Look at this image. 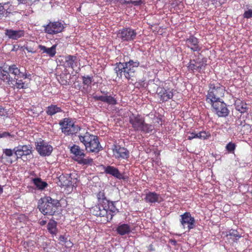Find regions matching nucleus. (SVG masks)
I'll return each mask as SVG.
<instances>
[{
	"mask_svg": "<svg viewBox=\"0 0 252 252\" xmlns=\"http://www.w3.org/2000/svg\"><path fill=\"white\" fill-rule=\"evenodd\" d=\"M6 114V112L5 110L1 106H0V116H5Z\"/></svg>",
	"mask_w": 252,
	"mask_h": 252,
	"instance_id": "obj_50",
	"label": "nucleus"
},
{
	"mask_svg": "<svg viewBox=\"0 0 252 252\" xmlns=\"http://www.w3.org/2000/svg\"><path fill=\"white\" fill-rule=\"evenodd\" d=\"M116 96V95L113 93L112 94L109 93L107 95H94L93 96V98L95 100L101 101L109 105H115L118 103Z\"/></svg>",
	"mask_w": 252,
	"mask_h": 252,
	"instance_id": "obj_16",
	"label": "nucleus"
},
{
	"mask_svg": "<svg viewBox=\"0 0 252 252\" xmlns=\"http://www.w3.org/2000/svg\"><path fill=\"white\" fill-rule=\"evenodd\" d=\"M83 84L88 87H91V84L93 81V76H82Z\"/></svg>",
	"mask_w": 252,
	"mask_h": 252,
	"instance_id": "obj_39",
	"label": "nucleus"
},
{
	"mask_svg": "<svg viewBox=\"0 0 252 252\" xmlns=\"http://www.w3.org/2000/svg\"><path fill=\"white\" fill-rule=\"evenodd\" d=\"M212 111L219 117H226L229 113L226 104L222 99L210 104Z\"/></svg>",
	"mask_w": 252,
	"mask_h": 252,
	"instance_id": "obj_8",
	"label": "nucleus"
},
{
	"mask_svg": "<svg viewBox=\"0 0 252 252\" xmlns=\"http://www.w3.org/2000/svg\"><path fill=\"white\" fill-rule=\"evenodd\" d=\"M69 174H63L59 177V181L63 186H69L71 184V177Z\"/></svg>",
	"mask_w": 252,
	"mask_h": 252,
	"instance_id": "obj_34",
	"label": "nucleus"
},
{
	"mask_svg": "<svg viewBox=\"0 0 252 252\" xmlns=\"http://www.w3.org/2000/svg\"><path fill=\"white\" fill-rule=\"evenodd\" d=\"M129 123L135 131H140L144 133L152 132L154 129L153 125L145 122L144 119L140 115L132 114L129 116Z\"/></svg>",
	"mask_w": 252,
	"mask_h": 252,
	"instance_id": "obj_4",
	"label": "nucleus"
},
{
	"mask_svg": "<svg viewBox=\"0 0 252 252\" xmlns=\"http://www.w3.org/2000/svg\"><path fill=\"white\" fill-rule=\"evenodd\" d=\"M3 191L2 187L0 185V194H1Z\"/></svg>",
	"mask_w": 252,
	"mask_h": 252,
	"instance_id": "obj_56",
	"label": "nucleus"
},
{
	"mask_svg": "<svg viewBox=\"0 0 252 252\" xmlns=\"http://www.w3.org/2000/svg\"><path fill=\"white\" fill-rule=\"evenodd\" d=\"M106 204V203H98L97 205L92 208L91 212L94 216L106 217L107 221H108L112 219V216L108 214L109 211L107 210Z\"/></svg>",
	"mask_w": 252,
	"mask_h": 252,
	"instance_id": "obj_9",
	"label": "nucleus"
},
{
	"mask_svg": "<svg viewBox=\"0 0 252 252\" xmlns=\"http://www.w3.org/2000/svg\"><path fill=\"white\" fill-rule=\"evenodd\" d=\"M169 242L173 246H176L177 243V241L174 239H170Z\"/></svg>",
	"mask_w": 252,
	"mask_h": 252,
	"instance_id": "obj_52",
	"label": "nucleus"
},
{
	"mask_svg": "<svg viewBox=\"0 0 252 252\" xmlns=\"http://www.w3.org/2000/svg\"><path fill=\"white\" fill-rule=\"evenodd\" d=\"M57 45L54 44L50 48H47L46 46L42 45H39L38 48L42 51V53H46L50 57H53L55 56L56 54V48Z\"/></svg>",
	"mask_w": 252,
	"mask_h": 252,
	"instance_id": "obj_25",
	"label": "nucleus"
},
{
	"mask_svg": "<svg viewBox=\"0 0 252 252\" xmlns=\"http://www.w3.org/2000/svg\"><path fill=\"white\" fill-rule=\"evenodd\" d=\"M12 84H10L9 86L12 88H16L18 89H26L28 88L27 84H26L22 80H19L18 78L13 79Z\"/></svg>",
	"mask_w": 252,
	"mask_h": 252,
	"instance_id": "obj_35",
	"label": "nucleus"
},
{
	"mask_svg": "<svg viewBox=\"0 0 252 252\" xmlns=\"http://www.w3.org/2000/svg\"><path fill=\"white\" fill-rule=\"evenodd\" d=\"M97 198L98 200V203H107V202H108V200L106 199L104 192L103 191H99L97 194Z\"/></svg>",
	"mask_w": 252,
	"mask_h": 252,
	"instance_id": "obj_41",
	"label": "nucleus"
},
{
	"mask_svg": "<svg viewBox=\"0 0 252 252\" xmlns=\"http://www.w3.org/2000/svg\"><path fill=\"white\" fill-rule=\"evenodd\" d=\"M14 155L16 159L21 158L24 156L30 155L32 153V148L30 144L19 145L14 148Z\"/></svg>",
	"mask_w": 252,
	"mask_h": 252,
	"instance_id": "obj_14",
	"label": "nucleus"
},
{
	"mask_svg": "<svg viewBox=\"0 0 252 252\" xmlns=\"http://www.w3.org/2000/svg\"><path fill=\"white\" fill-rule=\"evenodd\" d=\"M60 205L59 200L50 196L40 198L38 202V208L44 215L53 216Z\"/></svg>",
	"mask_w": 252,
	"mask_h": 252,
	"instance_id": "obj_3",
	"label": "nucleus"
},
{
	"mask_svg": "<svg viewBox=\"0 0 252 252\" xmlns=\"http://www.w3.org/2000/svg\"><path fill=\"white\" fill-rule=\"evenodd\" d=\"M78 137L80 142L85 146L87 152L98 153L103 150L97 136L87 132L84 135H79Z\"/></svg>",
	"mask_w": 252,
	"mask_h": 252,
	"instance_id": "obj_1",
	"label": "nucleus"
},
{
	"mask_svg": "<svg viewBox=\"0 0 252 252\" xmlns=\"http://www.w3.org/2000/svg\"><path fill=\"white\" fill-rule=\"evenodd\" d=\"M2 153L6 157H9L11 158L14 155V149L13 150L11 149H2Z\"/></svg>",
	"mask_w": 252,
	"mask_h": 252,
	"instance_id": "obj_44",
	"label": "nucleus"
},
{
	"mask_svg": "<svg viewBox=\"0 0 252 252\" xmlns=\"http://www.w3.org/2000/svg\"><path fill=\"white\" fill-rule=\"evenodd\" d=\"M38 223L40 225L43 226L46 224L47 221L46 220H39Z\"/></svg>",
	"mask_w": 252,
	"mask_h": 252,
	"instance_id": "obj_51",
	"label": "nucleus"
},
{
	"mask_svg": "<svg viewBox=\"0 0 252 252\" xmlns=\"http://www.w3.org/2000/svg\"><path fill=\"white\" fill-rule=\"evenodd\" d=\"M26 49L28 52L32 53H35V51H33L31 48L26 47Z\"/></svg>",
	"mask_w": 252,
	"mask_h": 252,
	"instance_id": "obj_53",
	"label": "nucleus"
},
{
	"mask_svg": "<svg viewBox=\"0 0 252 252\" xmlns=\"http://www.w3.org/2000/svg\"><path fill=\"white\" fill-rule=\"evenodd\" d=\"M14 48H15V46H14ZM15 50V48H13V49L12 50V51H14V50Z\"/></svg>",
	"mask_w": 252,
	"mask_h": 252,
	"instance_id": "obj_58",
	"label": "nucleus"
},
{
	"mask_svg": "<svg viewBox=\"0 0 252 252\" xmlns=\"http://www.w3.org/2000/svg\"><path fill=\"white\" fill-rule=\"evenodd\" d=\"M100 93L103 94L102 95H107L109 94V93L107 91H102V90H100Z\"/></svg>",
	"mask_w": 252,
	"mask_h": 252,
	"instance_id": "obj_54",
	"label": "nucleus"
},
{
	"mask_svg": "<svg viewBox=\"0 0 252 252\" xmlns=\"http://www.w3.org/2000/svg\"><path fill=\"white\" fill-rule=\"evenodd\" d=\"M19 4H26L27 0H17Z\"/></svg>",
	"mask_w": 252,
	"mask_h": 252,
	"instance_id": "obj_55",
	"label": "nucleus"
},
{
	"mask_svg": "<svg viewBox=\"0 0 252 252\" xmlns=\"http://www.w3.org/2000/svg\"><path fill=\"white\" fill-rule=\"evenodd\" d=\"M64 245L67 248H71L73 246V243L70 241V240L68 239Z\"/></svg>",
	"mask_w": 252,
	"mask_h": 252,
	"instance_id": "obj_49",
	"label": "nucleus"
},
{
	"mask_svg": "<svg viewBox=\"0 0 252 252\" xmlns=\"http://www.w3.org/2000/svg\"><path fill=\"white\" fill-rule=\"evenodd\" d=\"M8 71L9 73L17 77L18 78H21L23 71H22L16 64L9 65L8 68Z\"/></svg>",
	"mask_w": 252,
	"mask_h": 252,
	"instance_id": "obj_33",
	"label": "nucleus"
},
{
	"mask_svg": "<svg viewBox=\"0 0 252 252\" xmlns=\"http://www.w3.org/2000/svg\"><path fill=\"white\" fill-rule=\"evenodd\" d=\"M14 48H15V46H14ZM15 50V48H13V49L12 50V51H14V50Z\"/></svg>",
	"mask_w": 252,
	"mask_h": 252,
	"instance_id": "obj_57",
	"label": "nucleus"
},
{
	"mask_svg": "<svg viewBox=\"0 0 252 252\" xmlns=\"http://www.w3.org/2000/svg\"><path fill=\"white\" fill-rule=\"evenodd\" d=\"M71 153L73 155V159L79 164L89 166L93 163V159L86 157L84 150L81 149L79 146L73 145L70 148Z\"/></svg>",
	"mask_w": 252,
	"mask_h": 252,
	"instance_id": "obj_5",
	"label": "nucleus"
},
{
	"mask_svg": "<svg viewBox=\"0 0 252 252\" xmlns=\"http://www.w3.org/2000/svg\"><path fill=\"white\" fill-rule=\"evenodd\" d=\"M36 150L42 157L50 156L52 151L53 147L44 140H40L35 143Z\"/></svg>",
	"mask_w": 252,
	"mask_h": 252,
	"instance_id": "obj_12",
	"label": "nucleus"
},
{
	"mask_svg": "<svg viewBox=\"0 0 252 252\" xmlns=\"http://www.w3.org/2000/svg\"><path fill=\"white\" fill-rule=\"evenodd\" d=\"M236 145L234 143L229 142L225 146L226 150L230 153H234Z\"/></svg>",
	"mask_w": 252,
	"mask_h": 252,
	"instance_id": "obj_43",
	"label": "nucleus"
},
{
	"mask_svg": "<svg viewBox=\"0 0 252 252\" xmlns=\"http://www.w3.org/2000/svg\"><path fill=\"white\" fill-rule=\"evenodd\" d=\"M131 3L135 6H138L141 5L143 3L142 0H137L131 1Z\"/></svg>",
	"mask_w": 252,
	"mask_h": 252,
	"instance_id": "obj_48",
	"label": "nucleus"
},
{
	"mask_svg": "<svg viewBox=\"0 0 252 252\" xmlns=\"http://www.w3.org/2000/svg\"><path fill=\"white\" fill-rule=\"evenodd\" d=\"M113 155L116 158L127 159L129 157V153L127 149L121 147L119 145H115L113 148Z\"/></svg>",
	"mask_w": 252,
	"mask_h": 252,
	"instance_id": "obj_20",
	"label": "nucleus"
},
{
	"mask_svg": "<svg viewBox=\"0 0 252 252\" xmlns=\"http://www.w3.org/2000/svg\"><path fill=\"white\" fill-rule=\"evenodd\" d=\"M117 232L120 235L128 234L131 232V227L129 224L127 223H120L116 229Z\"/></svg>",
	"mask_w": 252,
	"mask_h": 252,
	"instance_id": "obj_26",
	"label": "nucleus"
},
{
	"mask_svg": "<svg viewBox=\"0 0 252 252\" xmlns=\"http://www.w3.org/2000/svg\"><path fill=\"white\" fill-rule=\"evenodd\" d=\"M103 169L106 174L110 175L119 180H126L127 179L126 176L121 173L119 169L114 166L111 165L104 166Z\"/></svg>",
	"mask_w": 252,
	"mask_h": 252,
	"instance_id": "obj_18",
	"label": "nucleus"
},
{
	"mask_svg": "<svg viewBox=\"0 0 252 252\" xmlns=\"http://www.w3.org/2000/svg\"><path fill=\"white\" fill-rule=\"evenodd\" d=\"M31 77V74L27 73V72L26 71H25V72L23 71L22 75H21V78H22L23 79H27V78L30 79Z\"/></svg>",
	"mask_w": 252,
	"mask_h": 252,
	"instance_id": "obj_47",
	"label": "nucleus"
},
{
	"mask_svg": "<svg viewBox=\"0 0 252 252\" xmlns=\"http://www.w3.org/2000/svg\"><path fill=\"white\" fill-rule=\"evenodd\" d=\"M25 32L23 30H14L13 29H6L5 35L11 40H18L25 36Z\"/></svg>",
	"mask_w": 252,
	"mask_h": 252,
	"instance_id": "obj_19",
	"label": "nucleus"
},
{
	"mask_svg": "<svg viewBox=\"0 0 252 252\" xmlns=\"http://www.w3.org/2000/svg\"><path fill=\"white\" fill-rule=\"evenodd\" d=\"M63 23L60 20L50 21L47 25L42 26L44 28V32L50 35H55L61 33L65 28Z\"/></svg>",
	"mask_w": 252,
	"mask_h": 252,
	"instance_id": "obj_7",
	"label": "nucleus"
},
{
	"mask_svg": "<svg viewBox=\"0 0 252 252\" xmlns=\"http://www.w3.org/2000/svg\"><path fill=\"white\" fill-rule=\"evenodd\" d=\"M226 235L227 236H229L230 237H234L236 238V240L239 239L241 237L239 232L236 230L234 229L229 230Z\"/></svg>",
	"mask_w": 252,
	"mask_h": 252,
	"instance_id": "obj_42",
	"label": "nucleus"
},
{
	"mask_svg": "<svg viewBox=\"0 0 252 252\" xmlns=\"http://www.w3.org/2000/svg\"><path fill=\"white\" fill-rule=\"evenodd\" d=\"M180 222L184 229L187 228L188 231H189L194 227L195 220L189 212L184 213L180 216Z\"/></svg>",
	"mask_w": 252,
	"mask_h": 252,
	"instance_id": "obj_11",
	"label": "nucleus"
},
{
	"mask_svg": "<svg viewBox=\"0 0 252 252\" xmlns=\"http://www.w3.org/2000/svg\"><path fill=\"white\" fill-rule=\"evenodd\" d=\"M16 136L14 134H12L7 131H0V138H7L10 140H13L15 139Z\"/></svg>",
	"mask_w": 252,
	"mask_h": 252,
	"instance_id": "obj_38",
	"label": "nucleus"
},
{
	"mask_svg": "<svg viewBox=\"0 0 252 252\" xmlns=\"http://www.w3.org/2000/svg\"><path fill=\"white\" fill-rule=\"evenodd\" d=\"M32 182L38 190H43L48 187V184L39 177L32 178Z\"/></svg>",
	"mask_w": 252,
	"mask_h": 252,
	"instance_id": "obj_30",
	"label": "nucleus"
},
{
	"mask_svg": "<svg viewBox=\"0 0 252 252\" xmlns=\"http://www.w3.org/2000/svg\"><path fill=\"white\" fill-rule=\"evenodd\" d=\"M117 35L122 41L129 42L136 38L137 33L135 30L131 28H124L119 31Z\"/></svg>",
	"mask_w": 252,
	"mask_h": 252,
	"instance_id": "obj_10",
	"label": "nucleus"
},
{
	"mask_svg": "<svg viewBox=\"0 0 252 252\" xmlns=\"http://www.w3.org/2000/svg\"><path fill=\"white\" fill-rule=\"evenodd\" d=\"M144 200L147 203L153 204L156 203H159L163 199L159 194L155 191H150L145 194Z\"/></svg>",
	"mask_w": 252,
	"mask_h": 252,
	"instance_id": "obj_21",
	"label": "nucleus"
},
{
	"mask_svg": "<svg viewBox=\"0 0 252 252\" xmlns=\"http://www.w3.org/2000/svg\"><path fill=\"white\" fill-rule=\"evenodd\" d=\"M186 46L193 52H199L202 47L199 45V40L194 35H190L186 40Z\"/></svg>",
	"mask_w": 252,
	"mask_h": 252,
	"instance_id": "obj_17",
	"label": "nucleus"
},
{
	"mask_svg": "<svg viewBox=\"0 0 252 252\" xmlns=\"http://www.w3.org/2000/svg\"><path fill=\"white\" fill-rule=\"evenodd\" d=\"M0 79L7 85L13 84V78L10 76L8 70H5L2 67H0Z\"/></svg>",
	"mask_w": 252,
	"mask_h": 252,
	"instance_id": "obj_24",
	"label": "nucleus"
},
{
	"mask_svg": "<svg viewBox=\"0 0 252 252\" xmlns=\"http://www.w3.org/2000/svg\"><path fill=\"white\" fill-rule=\"evenodd\" d=\"M234 105L236 109L241 113H244L248 110L247 103L240 99L235 100Z\"/></svg>",
	"mask_w": 252,
	"mask_h": 252,
	"instance_id": "obj_31",
	"label": "nucleus"
},
{
	"mask_svg": "<svg viewBox=\"0 0 252 252\" xmlns=\"http://www.w3.org/2000/svg\"><path fill=\"white\" fill-rule=\"evenodd\" d=\"M63 111L61 107L55 104H52L49 105L46 108V110L47 115L50 116H52L57 113L63 112Z\"/></svg>",
	"mask_w": 252,
	"mask_h": 252,
	"instance_id": "obj_27",
	"label": "nucleus"
},
{
	"mask_svg": "<svg viewBox=\"0 0 252 252\" xmlns=\"http://www.w3.org/2000/svg\"><path fill=\"white\" fill-rule=\"evenodd\" d=\"M211 136L209 132L206 131H201L199 132H196L195 131L189 132V135L188 137V139L191 140L193 139H200L201 140H206L208 139Z\"/></svg>",
	"mask_w": 252,
	"mask_h": 252,
	"instance_id": "obj_23",
	"label": "nucleus"
},
{
	"mask_svg": "<svg viewBox=\"0 0 252 252\" xmlns=\"http://www.w3.org/2000/svg\"><path fill=\"white\" fill-rule=\"evenodd\" d=\"M158 95L159 97L160 100L167 101L173 97V94L172 91L169 89H165L163 88H158L157 90Z\"/></svg>",
	"mask_w": 252,
	"mask_h": 252,
	"instance_id": "obj_22",
	"label": "nucleus"
},
{
	"mask_svg": "<svg viewBox=\"0 0 252 252\" xmlns=\"http://www.w3.org/2000/svg\"><path fill=\"white\" fill-rule=\"evenodd\" d=\"M114 71L117 76L119 78H122L123 74L125 78L128 80H129L132 77L127 67H126L124 62L116 63L115 64Z\"/></svg>",
	"mask_w": 252,
	"mask_h": 252,
	"instance_id": "obj_15",
	"label": "nucleus"
},
{
	"mask_svg": "<svg viewBox=\"0 0 252 252\" xmlns=\"http://www.w3.org/2000/svg\"><path fill=\"white\" fill-rule=\"evenodd\" d=\"M117 202V201H110L108 200V202L106 203L107 210L109 211L108 214L112 215V218L119 212V209L116 207L115 204Z\"/></svg>",
	"mask_w": 252,
	"mask_h": 252,
	"instance_id": "obj_32",
	"label": "nucleus"
},
{
	"mask_svg": "<svg viewBox=\"0 0 252 252\" xmlns=\"http://www.w3.org/2000/svg\"><path fill=\"white\" fill-rule=\"evenodd\" d=\"M62 132L66 136L73 135L80 130V127L75 125L70 118H65L60 121Z\"/></svg>",
	"mask_w": 252,
	"mask_h": 252,
	"instance_id": "obj_6",
	"label": "nucleus"
},
{
	"mask_svg": "<svg viewBox=\"0 0 252 252\" xmlns=\"http://www.w3.org/2000/svg\"><path fill=\"white\" fill-rule=\"evenodd\" d=\"M243 17L246 19H250L252 18V9L247 8L243 14Z\"/></svg>",
	"mask_w": 252,
	"mask_h": 252,
	"instance_id": "obj_45",
	"label": "nucleus"
},
{
	"mask_svg": "<svg viewBox=\"0 0 252 252\" xmlns=\"http://www.w3.org/2000/svg\"><path fill=\"white\" fill-rule=\"evenodd\" d=\"M206 62V58L190 60L188 64L187 67L189 70L201 72L202 70L204 69L205 66L207 65Z\"/></svg>",
	"mask_w": 252,
	"mask_h": 252,
	"instance_id": "obj_13",
	"label": "nucleus"
},
{
	"mask_svg": "<svg viewBox=\"0 0 252 252\" xmlns=\"http://www.w3.org/2000/svg\"><path fill=\"white\" fill-rule=\"evenodd\" d=\"M8 5V2L0 3V18L4 16L5 13L6 14Z\"/></svg>",
	"mask_w": 252,
	"mask_h": 252,
	"instance_id": "obj_40",
	"label": "nucleus"
},
{
	"mask_svg": "<svg viewBox=\"0 0 252 252\" xmlns=\"http://www.w3.org/2000/svg\"><path fill=\"white\" fill-rule=\"evenodd\" d=\"M77 57L73 55H67L65 57V64L67 67H70L74 69L77 66Z\"/></svg>",
	"mask_w": 252,
	"mask_h": 252,
	"instance_id": "obj_29",
	"label": "nucleus"
},
{
	"mask_svg": "<svg viewBox=\"0 0 252 252\" xmlns=\"http://www.w3.org/2000/svg\"><path fill=\"white\" fill-rule=\"evenodd\" d=\"M225 87L219 83H210L208 86L206 101L209 104L222 100L225 94Z\"/></svg>",
	"mask_w": 252,
	"mask_h": 252,
	"instance_id": "obj_2",
	"label": "nucleus"
},
{
	"mask_svg": "<svg viewBox=\"0 0 252 252\" xmlns=\"http://www.w3.org/2000/svg\"><path fill=\"white\" fill-rule=\"evenodd\" d=\"M57 222L53 220H50L48 223L47 226V230L52 235H56L57 233Z\"/></svg>",
	"mask_w": 252,
	"mask_h": 252,
	"instance_id": "obj_36",
	"label": "nucleus"
},
{
	"mask_svg": "<svg viewBox=\"0 0 252 252\" xmlns=\"http://www.w3.org/2000/svg\"><path fill=\"white\" fill-rule=\"evenodd\" d=\"M0 162L4 165H10L13 163V160L11 158L6 157L2 153V155L0 157Z\"/></svg>",
	"mask_w": 252,
	"mask_h": 252,
	"instance_id": "obj_37",
	"label": "nucleus"
},
{
	"mask_svg": "<svg viewBox=\"0 0 252 252\" xmlns=\"http://www.w3.org/2000/svg\"><path fill=\"white\" fill-rule=\"evenodd\" d=\"M126 61V60H124ZM126 67H127L128 71L130 73L131 77H133L134 74L135 70L134 67H137L140 63L138 61H134L132 60H129L128 61L125 62Z\"/></svg>",
	"mask_w": 252,
	"mask_h": 252,
	"instance_id": "obj_28",
	"label": "nucleus"
},
{
	"mask_svg": "<svg viewBox=\"0 0 252 252\" xmlns=\"http://www.w3.org/2000/svg\"><path fill=\"white\" fill-rule=\"evenodd\" d=\"M59 240L61 243H63V244H64L68 239L67 237L64 235H61L59 238Z\"/></svg>",
	"mask_w": 252,
	"mask_h": 252,
	"instance_id": "obj_46",
	"label": "nucleus"
}]
</instances>
